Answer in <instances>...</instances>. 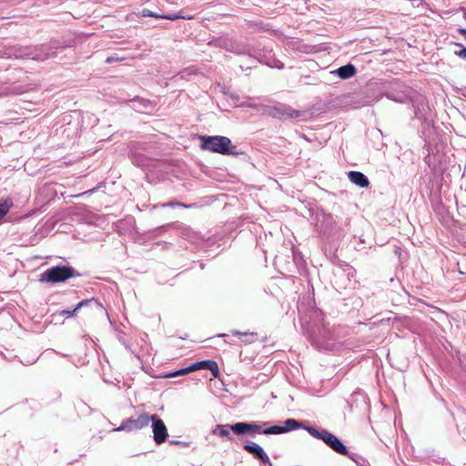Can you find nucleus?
I'll list each match as a JSON object with an SVG mask.
<instances>
[{
    "label": "nucleus",
    "instance_id": "nucleus-1",
    "mask_svg": "<svg viewBox=\"0 0 466 466\" xmlns=\"http://www.w3.org/2000/svg\"><path fill=\"white\" fill-rule=\"evenodd\" d=\"M305 431L309 432L312 437L321 440L327 444L332 451L340 454L348 455L347 446L334 434L329 432L326 429L318 430L313 426L305 428Z\"/></svg>",
    "mask_w": 466,
    "mask_h": 466
},
{
    "label": "nucleus",
    "instance_id": "nucleus-2",
    "mask_svg": "<svg viewBox=\"0 0 466 466\" xmlns=\"http://www.w3.org/2000/svg\"><path fill=\"white\" fill-rule=\"evenodd\" d=\"M201 147L205 150L219 153L222 155L232 154L231 140L223 136L200 137Z\"/></svg>",
    "mask_w": 466,
    "mask_h": 466
},
{
    "label": "nucleus",
    "instance_id": "nucleus-3",
    "mask_svg": "<svg viewBox=\"0 0 466 466\" xmlns=\"http://www.w3.org/2000/svg\"><path fill=\"white\" fill-rule=\"evenodd\" d=\"M74 277V269L67 266H56L47 268L41 274L40 281L46 283H58Z\"/></svg>",
    "mask_w": 466,
    "mask_h": 466
},
{
    "label": "nucleus",
    "instance_id": "nucleus-4",
    "mask_svg": "<svg viewBox=\"0 0 466 466\" xmlns=\"http://www.w3.org/2000/svg\"><path fill=\"white\" fill-rule=\"evenodd\" d=\"M151 415L147 413L140 414L137 419H127L124 420L118 428H116L115 431H139L148 426Z\"/></svg>",
    "mask_w": 466,
    "mask_h": 466
},
{
    "label": "nucleus",
    "instance_id": "nucleus-5",
    "mask_svg": "<svg viewBox=\"0 0 466 466\" xmlns=\"http://www.w3.org/2000/svg\"><path fill=\"white\" fill-rule=\"evenodd\" d=\"M309 426L303 425L301 422L296 420L295 419H288L284 421V426L274 425L268 428L262 430V434L269 435V434H283L289 431L308 428Z\"/></svg>",
    "mask_w": 466,
    "mask_h": 466
},
{
    "label": "nucleus",
    "instance_id": "nucleus-6",
    "mask_svg": "<svg viewBox=\"0 0 466 466\" xmlns=\"http://www.w3.org/2000/svg\"><path fill=\"white\" fill-rule=\"evenodd\" d=\"M151 418L154 441L157 444H162L168 436L167 426L157 415H151Z\"/></svg>",
    "mask_w": 466,
    "mask_h": 466
},
{
    "label": "nucleus",
    "instance_id": "nucleus-7",
    "mask_svg": "<svg viewBox=\"0 0 466 466\" xmlns=\"http://www.w3.org/2000/svg\"><path fill=\"white\" fill-rule=\"evenodd\" d=\"M15 56L20 58H28L32 60L44 61L48 59L51 56V55L47 52L46 46H41L39 47L28 49L25 52V54Z\"/></svg>",
    "mask_w": 466,
    "mask_h": 466
},
{
    "label": "nucleus",
    "instance_id": "nucleus-8",
    "mask_svg": "<svg viewBox=\"0 0 466 466\" xmlns=\"http://www.w3.org/2000/svg\"><path fill=\"white\" fill-rule=\"evenodd\" d=\"M231 431L237 435H242L248 432L262 433V431H260V425L248 422H237L231 425Z\"/></svg>",
    "mask_w": 466,
    "mask_h": 466
},
{
    "label": "nucleus",
    "instance_id": "nucleus-9",
    "mask_svg": "<svg viewBox=\"0 0 466 466\" xmlns=\"http://www.w3.org/2000/svg\"><path fill=\"white\" fill-rule=\"evenodd\" d=\"M244 450L248 451L249 453H252L257 459L261 461L263 463H268V466H273L269 460V457L260 445L252 442L244 445Z\"/></svg>",
    "mask_w": 466,
    "mask_h": 466
},
{
    "label": "nucleus",
    "instance_id": "nucleus-10",
    "mask_svg": "<svg viewBox=\"0 0 466 466\" xmlns=\"http://www.w3.org/2000/svg\"><path fill=\"white\" fill-rule=\"evenodd\" d=\"M272 115L278 118H294L299 116V112L286 105H279L273 107Z\"/></svg>",
    "mask_w": 466,
    "mask_h": 466
},
{
    "label": "nucleus",
    "instance_id": "nucleus-11",
    "mask_svg": "<svg viewBox=\"0 0 466 466\" xmlns=\"http://www.w3.org/2000/svg\"><path fill=\"white\" fill-rule=\"evenodd\" d=\"M350 181L356 186L365 188L370 185L369 178L362 172L360 171H350L348 173Z\"/></svg>",
    "mask_w": 466,
    "mask_h": 466
},
{
    "label": "nucleus",
    "instance_id": "nucleus-12",
    "mask_svg": "<svg viewBox=\"0 0 466 466\" xmlns=\"http://www.w3.org/2000/svg\"><path fill=\"white\" fill-rule=\"evenodd\" d=\"M259 61L272 68L281 69L284 67L283 63L274 57L271 50H266Z\"/></svg>",
    "mask_w": 466,
    "mask_h": 466
},
{
    "label": "nucleus",
    "instance_id": "nucleus-13",
    "mask_svg": "<svg viewBox=\"0 0 466 466\" xmlns=\"http://www.w3.org/2000/svg\"><path fill=\"white\" fill-rule=\"evenodd\" d=\"M330 73L337 75L341 79H348L356 74V68L352 64H347Z\"/></svg>",
    "mask_w": 466,
    "mask_h": 466
},
{
    "label": "nucleus",
    "instance_id": "nucleus-14",
    "mask_svg": "<svg viewBox=\"0 0 466 466\" xmlns=\"http://www.w3.org/2000/svg\"><path fill=\"white\" fill-rule=\"evenodd\" d=\"M230 431L231 425L228 424H218L212 429V434L228 440H232Z\"/></svg>",
    "mask_w": 466,
    "mask_h": 466
},
{
    "label": "nucleus",
    "instance_id": "nucleus-15",
    "mask_svg": "<svg viewBox=\"0 0 466 466\" xmlns=\"http://www.w3.org/2000/svg\"><path fill=\"white\" fill-rule=\"evenodd\" d=\"M12 206L13 201L9 198L0 200V219L8 213Z\"/></svg>",
    "mask_w": 466,
    "mask_h": 466
},
{
    "label": "nucleus",
    "instance_id": "nucleus-16",
    "mask_svg": "<svg viewBox=\"0 0 466 466\" xmlns=\"http://www.w3.org/2000/svg\"><path fill=\"white\" fill-rule=\"evenodd\" d=\"M231 334L233 336H243L246 338V339H244L243 341L245 343H252L256 340V338H257V333H254V332H241L239 330H237V329H233L231 331Z\"/></svg>",
    "mask_w": 466,
    "mask_h": 466
},
{
    "label": "nucleus",
    "instance_id": "nucleus-17",
    "mask_svg": "<svg viewBox=\"0 0 466 466\" xmlns=\"http://www.w3.org/2000/svg\"><path fill=\"white\" fill-rule=\"evenodd\" d=\"M89 302V300L87 299H84L82 301H80L74 309L72 310H62L60 312V315L63 316V317H66V318H71L73 316H75V314L82 308L84 307L85 305H86L87 303Z\"/></svg>",
    "mask_w": 466,
    "mask_h": 466
},
{
    "label": "nucleus",
    "instance_id": "nucleus-18",
    "mask_svg": "<svg viewBox=\"0 0 466 466\" xmlns=\"http://www.w3.org/2000/svg\"><path fill=\"white\" fill-rule=\"evenodd\" d=\"M206 369L210 370V372L214 378L218 377L219 369H218V363L215 360H208V364L206 366Z\"/></svg>",
    "mask_w": 466,
    "mask_h": 466
},
{
    "label": "nucleus",
    "instance_id": "nucleus-19",
    "mask_svg": "<svg viewBox=\"0 0 466 466\" xmlns=\"http://www.w3.org/2000/svg\"><path fill=\"white\" fill-rule=\"evenodd\" d=\"M159 18L168 19V20L174 21V20H177L178 18L189 20V19H192L193 16L192 15H183L172 13V14H167V15H160Z\"/></svg>",
    "mask_w": 466,
    "mask_h": 466
},
{
    "label": "nucleus",
    "instance_id": "nucleus-20",
    "mask_svg": "<svg viewBox=\"0 0 466 466\" xmlns=\"http://www.w3.org/2000/svg\"><path fill=\"white\" fill-rule=\"evenodd\" d=\"M190 372L189 370V366L186 367V368H182V369H179L174 372H170L167 375H165L164 377L165 378H175V377H177V376H182V375H186V374H188Z\"/></svg>",
    "mask_w": 466,
    "mask_h": 466
},
{
    "label": "nucleus",
    "instance_id": "nucleus-21",
    "mask_svg": "<svg viewBox=\"0 0 466 466\" xmlns=\"http://www.w3.org/2000/svg\"><path fill=\"white\" fill-rule=\"evenodd\" d=\"M207 364H208V360H201V361L195 362V363L189 365V370H190V372H192V371H195L198 370L206 369Z\"/></svg>",
    "mask_w": 466,
    "mask_h": 466
},
{
    "label": "nucleus",
    "instance_id": "nucleus-22",
    "mask_svg": "<svg viewBox=\"0 0 466 466\" xmlns=\"http://www.w3.org/2000/svg\"><path fill=\"white\" fill-rule=\"evenodd\" d=\"M456 46H460L461 47V50L459 51H455V54L463 58V59H466V47H464L461 44H456Z\"/></svg>",
    "mask_w": 466,
    "mask_h": 466
},
{
    "label": "nucleus",
    "instance_id": "nucleus-23",
    "mask_svg": "<svg viewBox=\"0 0 466 466\" xmlns=\"http://www.w3.org/2000/svg\"><path fill=\"white\" fill-rule=\"evenodd\" d=\"M159 15H160L159 14L154 13V12L147 10V9H144L142 11V16H149V17L159 18Z\"/></svg>",
    "mask_w": 466,
    "mask_h": 466
},
{
    "label": "nucleus",
    "instance_id": "nucleus-24",
    "mask_svg": "<svg viewBox=\"0 0 466 466\" xmlns=\"http://www.w3.org/2000/svg\"><path fill=\"white\" fill-rule=\"evenodd\" d=\"M323 221L329 226H332L335 223L334 218L331 215H325L323 217Z\"/></svg>",
    "mask_w": 466,
    "mask_h": 466
},
{
    "label": "nucleus",
    "instance_id": "nucleus-25",
    "mask_svg": "<svg viewBox=\"0 0 466 466\" xmlns=\"http://www.w3.org/2000/svg\"><path fill=\"white\" fill-rule=\"evenodd\" d=\"M387 97L391 100L397 101V102H402L401 99L395 98V97L391 96L390 95H387Z\"/></svg>",
    "mask_w": 466,
    "mask_h": 466
},
{
    "label": "nucleus",
    "instance_id": "nucleus-26",
    "mask_svg": "<svg viewBox=\"0 0 466 466\" xmlns=\"http://www.w3.org/2000/svg\"><path fill=\"white\" fill-rule=\"evenodd\" d=\"M92 191H93V190L86 191V192H84V193H82V194L77 195L76 197L78 198V197H81V196H83V195L89 194V193H91Z\"/></svg>",
    "mask_w": 466,
    "mask_h": 466
},
{
    "label": "nucleus",
    "instance_id": "nucleus-27",
    "mask_svg": "<svg viewBox=\"0 0 466 466\" xmlns=\"http://www.w3.org/2000/svg\"><path fill=\"white\" fill-rule=\"evenodd\" d=\"M164 206H165V207H167V206H173V204H171V203H167V204H165Z\"/></svg>",
    "mask_w": 466,
    "mask_h": 466
},
{
    "label": "nucleus",
    "instance_id": "nucleus-28",
    "mask_svg": "<svg viewBox=\"0 0 466 466\" xmlns=\"http://www.w3.org/2000/svg\"><path fill=\"white\" fill-rule=\"evenodd\" d=\"M226 334L222 333V334H219L218 337H225Z\"/></svg>",
    "mask_w": 466,
    "mask_h": 466
},
{
    "label": "nucleus",
    "instance_id": "nucleus-29",
    "mask_svg": "<svg viewBox=\"0 0 466 466\" xmlns=\"http://www.w3.org/2000/svg\"><path fill=\"white\" fill-rule=\"evenodd\" d=\"M424 106H425V111L427 110L428 106H427V104L425 103L424 104Z\"/></svg>",
    "mask_w": 466,
    "mask_h": 466
},
{
    "label": "nucleus",
    "instance_id": "nucleus-30",
    "mask_svg": "<svg viewBox=\"0 0 466 466\" xmlns=\"http://www.w3.org/2000/svg\"><path fill=\"white\" fill-rule=\"evenodd\" d=\"M177 205H181L182 206V204H179V203ZM183 208H187V206L183 205Z\"/></svg>",
    "mask_w": 466,
    "mask_h": 466
},
{
    "label": "nucleus",
    "instance_id": "nucleus-31",
    "mask_svg": "<svg viewBox=\"0 0 466 466\" xmlns=\"http://www.w3.org/2000/svg\"><path fill=\"white\" fill-rule=\"evenodd\" d=\"M357 464H358V466H364L363 464H359L358 462H357Z\"/></svg>",
    "mask_w": 466,
    "mask_h": 466
}]
</instances>
